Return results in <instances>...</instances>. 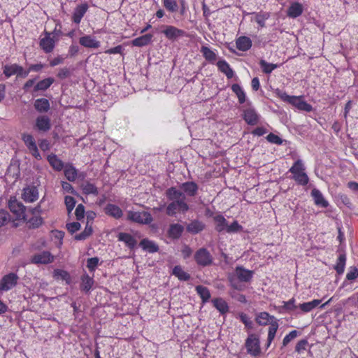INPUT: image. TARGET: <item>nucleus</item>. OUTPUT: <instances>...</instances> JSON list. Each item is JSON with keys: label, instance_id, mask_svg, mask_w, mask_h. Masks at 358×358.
<instances>
[{"label": "nucleus", "instance_id": "cd10ccee", "mask_svg": "<svg viewBox=\"0 0 358 358\" xmlns=\"http://www.w3.org/2000/svg\"><path fill=\"white\" fill-rule=\"evenodd\" d=\"M184 231V227L180 224H171L168 230V235L172 239H178Z\"/></svg>", "mask_w": 358, "mask_h": 358}, {"label": "nucleus", "instance_id": "c85d7f7f", "mask_svg": "<svg viewBox=\"0 0 358 358\" xmlns=\"http://www.w3.org/2000/svg\"><path fill=\"white\" fill-rule=\"evenodd\" d=\"M87 9L88 6L87 3H83L77 6L72 16L73 21L76 24H79L86 13Z\"/></svg>", "mask_w": 358, "mask_h": 358}, {"label": "nucleus", "instance_id": "0e129e2a", "mask_svg": "<svg viewBox=\"0 0 358 358\" xmlns=\"http://www.w3.org/2000/svg\"><path fill=\"white\" fill-rule=\"evenodd\" d=\"M9 220V213L5 210L0 209V227L5 225Z\"/></svg>", "mask_w": 358, "mask_h": 358}, {"label": "nucleus", "instance_id": "6ab92c4d", "mask_svg": "<svg viewBox=\"0 0 358 358\" xmlns=\"http://www.w3.org/2000/svg\"><path fill=\"white\" fill-rule=\"evenodd\" d=\"M205 228L206 224L202 221L195 219L187 225L186 230L192 234H197L203 231Z\"/></svg>", "mask_w": 358, "mask_h": 358}, {"label": "nucleus", "instance_id": "6e6d98bb", "mask_svg": "<svg viewBox=\"0 0 358 358\" xmlns=\"http://www.w3.org/2000/svg\"><path fill=\"white\" fill-rule=\"evenodd\" d=\"M241 226L237 221H234L231 224H227L226 232L229 234L236 233L242 229Z\"/></svg>", "mask_w": 358, "mask_h": 358}, {"label": "nucleus", "instance_id": "1a4fd4ad", "mask_svg": "<svg viewBox=\"0 0 358 358\" xmlns=\"http://www.w3.org/2000/svg\"><path fill=\"white\" fill-rule=\"evenodd\" d=\"M242 117L244 121L250 126L257 124L261 118V115L257 112L255 108L250 105L243 110Z\"/></svg>", "mask_w": 358, "mask_h": 358}, {"label": "nucleus", "instance_id": "ea45409f", "mask_svg": "<svg viewBox=\"0 0 358 358\" xmlns=\"http://www.w3.org/2000/svg\"><path fill=\"white\" fill-rule=\"evenodd\" d=\"M53 277L56 280H62L66 281L67 284L71 282V276L69 272L63 269H55L53 271Z\"/></svg>", "mask_w": 358, "mask_h": 358}, {"label": "nucleus", "instance_id": "4468645a", "mask_svg": "<svg viewBox=\"0 0 358 358\" xmlns=\"http://www.w3.org/2000/svg\"><path fill=\"white\" fill-rule=\"evenodd\" d=\"M51 120L48 115H39L35 121L36 129L42 132H47L51 129Z\"/></svg>", "mask_w": 358, "mask_h": 358}, {"label": "nucleus", "instance_id": "680f3d73", "mask_svg": "<svg viewBox=\"0 0 358 358\" xmlns=\"http://www.w3.org/2000/svg\"><path fill=\"white\" fill-rule=\"evenodd\" d=\"M358 278V268L351 266L347 273L346 278L348 280H354Z\"/></svg>", "mask_w": 358, "mask_h": 358}, {"label": "nucleus", "instance_id": "58836bf2", "mask_svg": "<svg viewBox=\"0 0 358 358\" xmlns=\"http://www.w3.org/2000/svg\"><path fill=\"white\" fill-rule=\"evenodd\" d=\"M172 274L181 281H187L190 279V275L185 272L180 266H176L173 268Z\"/></svg>", "mask_w": 358, "mask_h": 358}, {"label": "nucleus", "instance_id": "338daca9", "mask_svg": "<svg viewBox=\"0 0 358 358\" xmlns=\"http://www.w3.org/2000/svg\"><path fill=\"white\" fill-rule=\"evenodd\" d=\"M76 217L78 220H80L85 217V207L83 204H78L75 211Z\"/></svg>", "mask_w": 358, "mask_h": 358}, {"label": "nucleus", "instance_id": "4d7b16f0", "mask_svg": "<svg viewBox=\"0 0 358 358\" xmlns=\"http://www.w3.org/2000/svg\"><path fill=\"white\" fill-rule=\"evenodd\" d=\"M65 205L69 213H70L76 206V200L73 196H66L64 199Z\"/></svg>", "mask_w": 358, "mask_h": 358}, {"label": "nucleus", "instance_id": "dca6fc26", "mask_svg": "<svg viewBox=\"0 0 358 358\" xmlns=\"http://www.w3.org/2000/svg\"><path fill=\"white\" fill-rule=\"evenodd\" d=\"M200 52L208 62L212 64L217 63V54L216 50H213L207 45H202Z\"/></svg>", "mask_w": 358, "mask_h": 358}, {"label": "nucleus", "instance_id": "9d476101", "mask_svg": "<svg viewBox=\"0 0 358 358\" xmlns=\"http://www.w3.org/2000/svg\"><path fill=\"white\" fill-rule=\"evenodd\" d=\"M54 259V256L49 251H43L33 255L30 262L34 264H48L52 263Z\"/></svg>", "mask_w": 358, "mask_h": 358}, {"label": "nucleus", "instance_id": "c756f323", "mask_svg": "<svg viewBox=\"0 0 358 358\" xmlns=\"http://www.w3.org/2000/svg\"><path fill=\"white\" fill-rule=\"evenodd\" d=\"M140 247L145 251L150 253H155L159 250V246L155 242L148 238H143L139 243Z\"/></svg>", "mask_w": 358, "mask_h": 358}, {"label": "nucleus", "instance_id": "e433bc0d", "mask_svg": "<svg viewBox=\"0 0 358 358\" xmlns=\"http://www.w3.org/2000/svg\"><path fill=\"white\" fill-rule=\"evenodd\" d=\"M64 176L69 181L73 182L76 180L78 172L76 169L71 164H66L64 167Z\"/></svg>", "mask_w": 358, "mask_h": 358}, {"label": "nucleus", "instance_id": "f704fd0d", "mask_svg": "<svg viewBox=\"0 0 358 358\" xmlns=\"http://www.w3.org/2000/svg\"><path fill=\"white\" fill-rule=\"evenodd\" d=\"M47 159L51 166L57 171H62L64 167L63 162L55 154L49 155Z\"/></svg>", "mask_w": 358, "mask_h": 358}, {"label": "nucleus", "instance_id": "5fc2aeb1", "mask_svg": "<svg viewBox=\"0 0 358 358\" xmlns=\"http://www.w3.org/2000/svg\"><path fill=\"white\" fill-rule=\"evenodd\" d=\"M99 259L98 257H92L87 260V267L90 272H94L99 264Z\"/></svg>", "mask_w": 358, "mask_h": 358}, {"label": "nucleus", "instance_id": "a19ab883", "mask_svg": "<svg viewBox=\"0 0 358 358\" xmlns=\"http://www.w3.org/2000/svg\"><path fill=\"white\" fill-rule=\"evenodd\" d=\"M231 90L236 95L238 102L240 103H243L246 100V95L241 87V86L238 84H233L231 86Z\"/></svg>", "mask_w": 358, "mask_h": 358}, {"label": "nucleus", "instance_id": "13d9d810", "mask_svg": "<svg viewBox=\"0 0 358 358\" xmlns=\"http://www.w3.org/2000/svg\"><path fill=\"white\" fill-rule=\"evenodd\" d=\"M299 332L296 330H292L286 335L282 340V347H285L291 341L297 337Z\"/></svg>", "mask_w": 358, "mask_h": 358}, {"label": "nucleus", "instance_id": "39448f33", "mask_svg": "<svg viewBox=\"0 0 358 358\" xmlns=\"http://www.w3.org/2000/svg\"><path fill=\"white\" fill-rule=\"evenodd\" d=\"M245 346L247 352L252 357H258L261 355L260 341L255 334H250L245 340Z\"/></svg>", "mask_w": 358, "mask_h": 358}, {"label": "nucleus", "instance_id": "de8ad7c7", "mask_svg": "<svg viewBox=\"0 0 358 358\" xmlns=\"http://www.w3.org/2000/svg\"><path fill=\"white\" fill-rule=\"evenodd\" d=\"M162 2L166 9L171 13H175L178 9V5L176 0H162Z\"/></svg>", "mask_w": 358, "mask_h": 358}, {"label": "nucleus", "instance_id": "2eb2a0df", "mask_svg": "<svg viewBox=\"0 0 358 358\" xmlns=\"http://www.w3.org/2000/svg\"><path fill=\"white\" fill-rule=\"evenodd\" d=\"M22 197L26 202H34L38 198V189L35 186L24 188Z\"/></svg>", "mask_w": 358, "mask_h": 358}, {"label": "nucleus", "instance_id": "c03bdc74", "mask_svg": "<svg viewBox=\"0 0 358 358\" xmlns=\"http://www.w3.org/2000/svg\"><path fill=\"white\" fill-rule=\"evenodd\" d=\"M259 65L262 71L266 74H270L274 69L279 66L278 64L268 63L264 59L259 61Z\"/></svg>", "mask_w": 358, "mask_h": 358}, {"label": "nucleus", "instance_id": "f8f14e48", "mask_svg": "<svg viewBox=\"0 0 358 358\" xmlns=\"http://www.w3.org/2000/svg\"><path fill=\"white\" fill-rule=\"evenodd\" d=\"M166 38L171 41H176L179 38L186 36V32L172 25L165 26V29L162 31Z\"/></svg>", "mask_w": 358, "mask_h": 358}, {"label": "nucleus", "instance_id": "5701e85b", "mask_svg": "<svg viewBox=\"0 0 358 358\" xmlns=\"http://www.w3.org/2000/svg\"><path fill=\"white\" fill-rule=\"evenodd\" d=\"M252 40L248 36H240L236 40V48L243 52L248 51L252 47Z\"/></svg>", "mask_w": 358, "mask_h": 358}, {"label": "nucleus", "instance_id": "ddd939ff", "mask_svg": "<svg viewBox=\"0 0 358 358\" xmlns=\"http://www.w3.org/2000/svg\"><path fill=\"white\" fill-rule=\"evenodd\" d=\"M179 187V190L184 193L185 197L186 196L189 197L196 196L199 189L198 185L193 181L182 182Z\"/></svg>", "mask_w": 358, "mask_h": 358}, {"label": "nucleus", "instance_id": "0eeeda50", "mask_svg": "<svg viewBox=\"0 0 358 358\" xmlns=\"http://www.w3.org/2000/svg\"><path fill=\"white\" fill-rule=\"evenodd\" d=\"M18 276L15 273L3 275L0 280V292H4L12 289L17 283Z\"/></svg>", "mask_w": 358, "mask_h": 358}, {"label": "nucleus", "instance_id": "bb28decb", "mask_svg": "<svg viewBox=\"0 0 358 358\" xmlns=\"http://www.w3.org/2000/svg\"><path fill=\"white\" fill-rule=\"evenodd\" d=\"M34 108L41 113H47L50 108V101L45 98H40L35 100Z\"/></svg>", "mask_w": 358, "mask_h": 358}, {"label": "nucleus", "instance_id": "09e8293b", "mask_svg": "<svg viewBox=\"0 0 358 358\" xmlns=\"http://www.w3.org/2000/svg\"><path fill=\"white\" fill-rule=\"evenodd\" d=\"M83 191L85 194L97 195L99 192L97 187L92 183L86 182L83 185Z\"/></svg>", "mask_w": 358, "mask_h": 358}, {"label": "nucleus", "instance_id": "a878e982", "mask_svg": "<svg viewBox=\"0 0 358 358\" xmlns=\"http://www.w3.org/2000/svg\"><path fill=\"white\" fill-rule=\"evenodd\" d=\"M55 82V79L52 77H48L38 81L33 89V92H37L39 91L47 90Z\"/></svg>", "mask_w": 358, "mask_h": 358}, {"label": "nucleus", "instance_id": "473e14b6", "mask_svg": "<svg viewBox=\"0 0 358 358\" xmlns=\"http://www.w3.org/2000/svg\"><path fill=\"white\" fill-rule=\"evenodd\" d=\"M152 34H146L145 35L136 38L132 41L131 43L134 46L143 47L148 45L152 42Z\"/></svg>", "mask_w": 358, "mask_h": 358}, {"label": "nucleus", "instance_id": "412c9836", "mask_svg": "<svg viewBox=\"0 0 358 358\" xmlns=\"http://www.w3.org/2000/svg\"><path fill=\"white\" fill-rule=\"evenodd\" d=\"M40 46L45 52H51L55 48V41L50 37V33L45 32V36L40 41Z\"/></svg>", "mask_w": 358, "mask_h": 358}, {"label": "nucleus", "instance_id": "69168bd1", "mask_svg": "<svg viewBox=\"0 0 358 358\" xmlns=\"http://www.w3.org/2000/svg\"><path fill=\"white\" fill-rule=\"evenodd\" d=\"M29 223L33 228H38L42 224L43 219L40 216L34 217L29 219Z\"/></svg>", "mask_w": 358, "mask_h": 358}, {"label": "nucleus", "instance_id": "c9c22d12", "mask_svg": "<svg viewBox=\"0 0 358 358\" xmlns=\"http://www.w3.org/2000/svg\"><path fill=\"white\" fill-rule=\"evenodd\" d=\"M215 223V230L218 232L226 231L227 227V221L222 215H215L213 217Z\"/></svg>", "mask_w": 358, "mask_h": 358}, {"label": "nucleus", "instance_id": "7c9ffc66", "mask_svg": "<svg viewBox=\"0 0 358 358\" xmlns=\"http://www.w3.org/2000/svg\"><path fill=\"white\" fill-rule=\"evenodd\" d=\"M216 65L218 69L223 73L227 78L230 79L234 76V72L229 64L224 59L219 60Z\"/></svg>", "mask_w": 358, "mask_h": 358}, {"label": "nucleus", "instance_id": "e2e57ef3", "mask_svg": "<svg viewBox=\"0 0 358 358\" xmlns=\"http://www.w3.org/2000/svg\"><path fill=\"white\" fill-rule=\"evenodd\" d=\"M308 344V342L306 339H302L299 341L296 345L295 351L297 352L299 354L303 352Z\"/></svg>", "mask_w": 358, "mask_h": 358}, {"label": "nucleus", "instance_id": "f3484780", "mask_svg": "<svg viewBox=\"0 0 358 358\" xmlns=\"http://www.w3.org/2000/svg\"><path fill=\"white\" fill-rule=\"evenodd\" d=\"M311 196L314 201V203L322 208H327L329 205L328 201L324 198L322 193L316 188L311 191Z\"/></svg>", "mask_w": 358, "mask_h": 358}, {"label": "nucleus", "instance_id": "6e6552de", "mask_svg": "<svg viewBox=\"0 0 358 358\" xmlns=\"http://www.w3.org/2000/svg\"><path fill=\"white\" fill-rule=\"evenodd\" d=\"M196 264L201 266H208L212 264L213 258L207 249L201 248L194 254Z\"/></svg>", "mask_w": 358, "mask_h": 358}, {"label": "nucleus", "instance_id": "bf43d9fd", "mask_svg": "<svg viewBox=\"0 0 358 358\" xmlns=\"http://www.w3.org/2000/svg\"><path fill=\"white\" fill-rule=\"evenodd\" d=\"M295 301H296L294 298H292L287 301H284L283 308L288 311L296 310L299 308V307L295 304Z\"/></svg>", "mask_w": 358, "mask_h": 358}, {"label": "nucleus", "instance_id": "7ed1b4c3", "mask_svg": "<svg viewBox=\"0 0 358 358\" xmlns=\"http://www.w3.org/2000/svg\"><path fill=\"white\" fill-rule=\"evenodd\" d=\"M275 94L283 101L290 103L299 110L311 112L313 109L310 103L303 100L302 96H289L285 92L278 89L276 90Z\"/></svg>", "mask_w": 358, "mask_h": 358}, {"label": "nucleus", "instance_id": "8fccbe9b", "mask_svg": "<svg viewBox=\"0 0 358 358\" xmlns=\"http://www.w3.org/2000/svg\"><path fill=\"white\" fill-rule=\"evenodd\" d=\"M17 68V64H13L10 65H5L3 67V74L6 78H10V76L15 75L16 73V69Z\"/></svg>", "mask_w": 358, "mask_h": 358}, {"label": "nucleus", "instance_id": "9b49d317", "mask_svg": "<svg viewBox=\"0 0 358 358\" xmlns=\"http://www.w3.org/2000/svg\"><path fill=\"white\" fill-rule=\"evenodd\" d=\"M8 207L12 213L19 219H24L26 214L25 206L15 198L10 199L8 201Z\"/></svg>", "mask_w": 358, "mask_h": 358}, {"label": "nucleus", "instance_id": "aec40b11", "mask_svg": "<svg viewBox=\"0 0 358 358\" xmlns=\"http://www.w3.org/2000/svg\"><path fill=\"white\" fill-rule=\"evenodd\" d=\"M79 43L88 48H98L100 46V42L96 40L95 37L91 35H85L79 38Z\"/></svg>", "mask_w": 358, "mask_h": 358}, {"label": "nucleus", "instance_id": "a211bd4d", "mask_svg": "<svg viewBox=\"0 0 358 358\" xmlns=\"http://www.w3.org/2000/svg\"><path fill=\"white\" fill-rule=\"evenodd\" d=\"M321 302L322 300L313 299L311 301L299 303L298 305V309L299 310V311H297L296 313L298 314L310 313L316 307H317L321 303Z\"/></svg>", "mask_w": 358, "mask_h": 358}, {"label": "nucleus", "instance_id": "f03ea898", "mask_svg": "<svg viewBox=\"0 0 358 358\" xmlns=\"http://www.w3.org/2000/svg\"><path fill=\"white\" fill-rule=\"evenodd\" d=\"M255 322L259 326L269 325L266 343V348H269L279 328L278 320L268 313L263 311L256 313Z\"/></svg>", "mask_w": 358, "mask_h": 358}, {"label": "nucleus", "instance_id": "f257e3e1", "mask_svg": "<svg viewBox=\"0 0 358 358\" xmlns=\"http://www.w3.org/2000/svg\"><path fill=\"white\" fill-rule=\"evenodd\" d=\"M166 196L171 202L166 206V214L173 217L177 213L185 214L189 210V206L185 201L184 193L176 187H171L166 190Z\"/></svg>", "mask_w": 358, "mask_h": 358}, {"label": "nucleus", "instance_id": "774afa93", "mask_svg": "<svg viewBox=\"0 0 358 358\" xmlns=\"http://www.w3.org/2000/svg\"><path fill=\"white\" fill-rule=\"evenodd\" d=\"M338 197H339V200L343 205H345L349 209L352 208V204L351 203V201H350V198L346 194H340L338 196Z\"/></svg>", "mask_w": 358, "mask_h": 358}, {"label": "nucleus", "instance_id": "603ef678", "mask_svg": "<svg viewBox=\"0 0 358 358\" xmlns=\"http://www.w3.org/2000/svg\"><path fill=\"white\" fill-rule=\"evenodd\" d=\"M270 17L269 13H257L256 15V22L261 27H265V21Z\"/></svg>", "mask_w": 358, "mask_h": 358}, {"label": "nucleus", "instance_id": "3c124183", "mask_svg": "<svg viewBox=\"0 0 358 358\" xmlns=\"http://www.w3.org/2000/svg\"><path fill=\"white\" fill-rule=\"evenodd\" d=\"M238 317L240 320L245 324L246 328L249 329L253 328V323L247 314L241 313L238 314Z\"/></svg>", "mask_w": 358, "mask_h": 358}, {"label": "nucleus", "instance_id": "4c0bfd02", "mask_svg": "<svg viewBox=\"0 0 358 358\" xmlns=\"http://www.w3.org/2000/svg\"><path fill=\"white\" fill-rule=\"evenodd\" d=\"M215 308L221 313L224 314L229 311L227 303L222 298H217L212 300Z\"/></svg>", "mask_w": 358, "mask_h": 358}, {"label": "nucleus", "instance_id": "a18cd8bd", "mask_svg": "<svg viewBox=\"0 0 358 358\" xmlns=\"http://www.w3.org/2000/svg\"><path fill=\"white\" fill-rule=\"evenodd\" d=\"M92 227L91 224L87 223L84 231L75 236V239L77 241H83L88 238L92 234Z\"/></svg>", "mask_w": 358, "mask_h": 358}, {"label": "nucleus", "instance_id": "4be33fe9", "mask_svg": "<svg viewBox=\"0 0 358 358\" xmlns=\"http://www.w3.org/2000/svg\"><path fill=\"white\" fill-rule=\"evenodd\" d=\"M104 212L106 215L115 218L120 219L123 215L122 209L117 205L108 203L104 208Z\"/></svg>", "mask_w": 358, "mask_h": 358}, {"label": "nucleus", "instance_id": "79ce46f5", "mask_svg": "<svg viewBox=\"0 0 358 358\" xmlns=\"http://www.w3.org/2000/svg\"><path fill=\"white\" fill-rule=\"evenodd\" d=\"M346 264V255L345 254H341L337 259L336 264L334 266V269L336 273L339 275L343 274L345 271Z\"/></svg>", "mask_w": 358, "mask_h": 358}, {"label": "nucleus", "instance_id": "2f4dec72", "mask_svg": "<svg viewBox=\"0 0 358 358\" xmlns=\"http://www.w3.org/2000/svg\"><path fill=\"white\" fill-rule=\"evenodd\" d=\"M303 10V6L299 2H294L289 7L287 14L289 17L296 18L302 14Z\"/></svg>", "mask_w": 358, "mask_h": 358}, {"label": "nucleus", "instance_id": "49530a36", "mask_svg": "<svg viewBox=\"0 0 358 358\" xmlns=\"http://www.w3.org/2000/svg\"><path fill=\"white\" fill-rule=\"evenodd\" d=\"M22 139L29 150L37 146L34 138L29 134H23Z\"/></svg>", "mask_w": 358, "mask_h": 358}, {"label": "nucleus", "instance_id": "72a5a7b5", "mask_svg": "<svg viewBox=\"0 0 358 358\" xmlns=\"http://www.w3.org/2000/svg\"><path fill=\"white\" fill-rule=\"evenodd\" d=\"M94 283L93 277H90L85 273L81 276L80 289L85 292H89L92 288Z\"/></svg>", "mask_w": 358, "mask_h": 358}, {"label": "nucleus", "instance_id": "b1692460", "mask_svg": "<svg viewBox=\"0 0 358 358\" xmlns=\"http://www.w3.org/2000/svg\"><path fill=\"white\" fill-rule=\"evenodd\" d=\"M117 240L124 243L127 247L134 249L137 244L136 240L129 234L120 232L117 235Z\"/></svg>", "mask_w": 358, "mask_h": 358}, {"label": "nucleus", "instance_id": "423d86ee", "mask_svg": "<svg viewBox=\"0 0 358 358\" xmlns=\"http://www.w3.org/2000/svg\"><path fill=\"white\" fill-rule=\"evenodd\" d=\"M127 218L130 221L142 224H149L153 220L151 214L146 211L129 210L127 213Z\"/></svg>", "mask_w": 358, "mask_h": 358}, {"label": "nucleus", "instance_id": "052dcab7", "mask_svg": "<svg viewBox=\"0 0 358 358\" xmlns=\"http://www.w3.org/2000/svg\"><path fill=\"white\" fill-rule=\"evenodd\" d=\"M266 140L273 144L275 145H281L282 143V138L273 133H270L266 137Z\"/></svg>", "mask_w": 358, "mask_h": 358}, {"label": "nucleus", "instance_id": "864d4df0", "mask_svg": "<svg viewBox=\"0 0 358 358\" xmlns=\"http://www.w3.org/2000/svg\"><path fill=\"white\" fill-rule=\"evenodd\" d=\"M73 69H71L68 67H64L59 70L57 73V77L61 79L64 80L71 76L72 74Z\"/></svg>", "mask_w": 358, "mask_h": 358}, {"label": "nucleus", "instance_id": "37998d69", "mask_svg": "<svg viewBox=\"0 0 358 358\" xmlns=\"http://www.w3.org/2000/svg\"><path fill=\"white\" fill-rule=\"evenodd\" d=\"M197 294L200 296L202 302H207L210 298V293L209 289L203 285H197L195 288Z\"/></svg>", "mask_w": 358, "mask_h": 358}, {"label": "nucleus", "instance_id": "393cba45", "mask_svg": "<svg viewBox=\"0 0 358 358\" xmlns=\"http://www.w3.org/2000/svg\"><path fill=\"white\" fill-rule=\"evenodd\" d=\"M235 276L241 282H248L252 278V272L242 266H237L235 271Z\"/></svg>", "mask_w": 358, "mask_h": 358}, {"label": "nucleus", "instance_id": "20e7f679", "mask_svg": "<svg viewBox=\"0 0 358 358\" xmlns=\"http://www.w3.org/2000/svg\"><path fill=\"white\" fill-rule=\"evenodd\" d=\"M306 167L301 159H297L289 169L292 174V178L299 185L305 186L309 182V178L305 172Z\"/></svg>", "mask_w": 358, "mask_h": 358}]
</instances>
